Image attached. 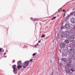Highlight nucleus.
<instances>
[{
    "mask_svg": "<svg viewBox=\"0 0 75 75\" xmlns=\"http://www.w3.org/2000/svg\"><path fill=\"white\" fill-rule=\"evenodd\" d=\"M62 60L63 61H64V62H66L67 61V59L66 58H63L62 59Z\"/></svg>",
    "mask_w": 75,
    "mask_h": 75,
    "instance_id": "4468645a",
    "label": "nucleus"
},
{
    "mask_svg": "<svg viewBox=\"0 0 75 75\" xmlns=\"http://www.w3.org/2000/svg\"><path fill=\"white\" fill-rule=\"evenodd\" d=\"M54 74V72H52V74H51L50 75H53V74Z\"/></svg>",
    "mask_w": 75,
    "mask_h": 75,
    "instance_id": "bb28decb",
    "label": "nucleus"
},
{
    "mask_svg": "<svg viewBox=\"0 0 75 75\" xmlns=\"http://www.w3.org/2000/svg\"><path fill=\"white\" fill-rule=\"evenodd\" d=\"M37 45H38V43H37L36 45H35V47H36Z\"/></svg>",
    "mask_w": 75,
    "mask_h": 75,
    "instance_id": "c756f323",
    "label": "nucleus"
},
{
    "mask_svg": "<svg viewBox=\"0 0 75 75\" xmlns=\"http://www.w3.org/2000/svg\"><path fill=\"white\" fill-rule=\"evenodd\" d=\"M74 13H75V11L74 12Z\"/></svg>",
    "mask_w": 75,
    "mask_h": 75,
    "instance_id": "ea45409f",
    "label": "nucleus"
},
{
    "mask_svg": "<svg viewBox=\"0 0 75 75\" xmlns=\"http://www.w3.org/2000/svg\"><path fill=\"white\" fill-rule=\"evenodd\" d=\"M23 68H26V67H25V66H23Z\"/></svg>",
    "mask_w": 75,
    "mask_h": 75,
    "instance_id": "7c9ffc66",
    "label": "nucleus"
},
{
    "mask_svg": "<svg viewBox=\"0 0 75 75\" xmlns=\"http://www.w3.org/2000/svg\"><path fill=\"white\" fill-rule=\"evenodd\" d=\"M64 42L65 43H66V44H68V43H69V40H65Z\"/></svg>",
    "mask_w": 75,
    "mask_h": 75,
    "instance_id": "2eb2a0df",
    "label": "nucleus"
},
{
    "mask_svg": "<svg viewBox=\"0 0 75 75\" xmlns=\"http://www.w3.org/2000/svg\"><path fill=\"white\" fill-rule=\"evenodd\" d=\"M60 47L61 48H65V44L64 43H62L61 44Z\"/></svg>",
    "mask_w": 75,
    "mask_h": 75,
    "instance_id": "9d476101",
    "label": "nucleus"
},
{
    "mask_svg": "<svg viewBox=\"0 0 75 75\" xmlns=\"http://www.w3.org/2000/svg\"><path fill=\"white\" fill-rule=\"evenodd\" d=\"M12 68L13 69V71L15 73V74H17V73L16 71H17V66L16 65H14L12 66Z\"/></svg>",
    "mask_w": 75,
    "mask_h": 75,
    "instance_id": "f257e3e1",
    "label": "nucleus"
},
{
    "mask_svg": "<svg viewBox=\"0 0 75 75\" xmlns=\"http://www.w3.org/2000/svg\"><path fill=\"white\" fill-rule=\"evenodd\" d=\"M74 52L75 54L73 55L72 58L70 59V61H73L74 59H75V49L74 50Z\"/></svg>",
    "mask_w": 75,
    "mask_h": 75,
    "instance_id": "423d86ee",
    "label": "nucleus"
},
{
    "mask_svg": "<svg viewBox=\"0 0 75 75\" xmlns=\"http://www.w3.org/2000/svg\"><path fill=\"white\" fill-rule=\"evenodd\" d=\"M64 17H65V13L64 14V15H63Z\"/></svg>",
    "mask_w": 75,
    "mask_h": 75,
    "instance_id": "cd10ccee",
    "label": "nucleus"
},
{
    "mask_svg": "<svg viewBox=\"0 0 75 75\" xmlns=\"http://www.w3.org/2000/svg\"><path fill=\"white\" fill-rule=\"evenodd\" d=\"M66 72L67 74H68V73H69L70 72V69H68L66 70Z\"/></svg>",
    "mask_w": 75,
    "mask_h": 75,
    "instance_id": "dca6fc26",
    "label": "nucleus"
},
{
    "mask_svg": "<svg viewBox=\"0 0 75 75\" xmlns=\"http://www.w3.org/2000/svg\"><path fill=\"white\" fill-rule=\"evenodd\" d=\"M39 42V43H40V42H41V41H40V40H39V42Z\"/></svg>",
    "mask_w": 75,
    "mask_h": 75,
    "instance_id": "473e14b6",
    "label": "nucleus"
},
{
    "mask_svg": "<svg viewBox=\"0 0 75 75\" xmlns=\"http://www.w3.org/2000/svg\"><path fill=\"white\" fill-rule=\"evenodd\" d=\"M1 50H2V49H1L0 48V54H1Z\"/></svg>",
    "mask_w": 75,
    "mask_h": 75,
    "instance_id": "5701e85b",
    "label": "nucleus"
},
{
    "mask_svg": "<svg viewBox=\"0 0 75 75\" xmlns=\"http://www.w3.org/2000/svg\"><path fill=\"white\" fill-rule=\"evenodd\" d=\"M6 57H7V56H5V57H4L5 58H6Z\"/></svg>",
    "mask_w": 75,
    "mask_h": 75,
    "instance_id": "e433bc0d",
    "label": "nucleus"
},
{
    "mask_svg": "<svg viewBox=\"0 0 75 75\" xmlns=\"http://www.w3.org/2000/svg\"><path fill=\"white\" fill-rule=\"evenodd\" d=\"M17 68L18 69H20L21 68V62L19 61L17 62Z\"/></svg>",
    "mask_w": 75,
    "mask_h": 75,
    "instance_id": "f03ea898",
    "label": "nucleus"
},
{
    "mask_svg": "<svg viewBox=\"0 0 75 75\" xmlns=\"http://www.w3.org/2000/svg\"><path fill=\"white\" fill-rule=\"evenodd\" d=\"M13 63H14V62H15V60H13Z\"/></svg>",
    "mask_w": 75,
    "mask_h": 75,
    "instance_id": "a878e982",
    "label": "nucleus"
},
{
    "mask_svg": "<svg viewBox=\"0 0 75 75\" xmlns=\"http://www.w3.org/2000/svg\"><path fill=\"white\" fill-rule=\"evenodd\" d=\"M31 19L32 20H33V21H37L38 20V18H34V19H33V18H31Z\"/></svg>",
    "mask_w": 75,
    "mask_h": 75,
    "instance_id": "ddd939ff",
    "label": "nucleus"
},
{
    "mask_svg": "<svg viewBox=\"0 0 75 75\" xmlns=\"http://www.w3.org/2000/svg\"><path fill=\"white\" fill-rule=\"evenodd\" d=\"M61 8H60L59 10H58V11L59 12V10H61Z\"/></svg>",
    "mask_w": 75,
    "mask_h": 75,
    "instance_id": "f704fd0d",
    "label": "nucleus"
},
{
    "mask_svg": "<svg viewBox=\"0 0 75 75\" xmlns=\"http://www.w3.org/2000/svg\"><path fill=\"white\" fill-rule=\"evenodd\" d=\"M63 12H64V11H65V10H63Z\"/></svg>",
    "mask_w": 75,
    "mask_h": 75,
    "instance_id": "c9c22d12",
    "label": "nucleus"
},
{
    "mask_svg": "<svg viewBox=\"0 0 75 75\" xmlns=\"http://www.w3.org/2000/svg\"><path fill=\"white\" fill-rule=\"evenodd\" d=\"M28 64H29V62L28 61H26L24 63L23 65L26 67H28Z\"/></svg>",
    "mask_w": 75,
    "mask_h": 75,
    "instance_id": "0eeeda50",
    "label": "nucleus"
},
{
    "mask_svg": "<svg viewBox=\"0 0 75 75\" xmlns=\"http://www.w3.org/2000/svg\"><path fill=\"white\" fill-rule=\"evenodd\" d=\"M68 37V39L69 40H70L71 39H72V37L71 36H69V35H68L67 36Z\"/></svg>",
    "mask_w": 75,
    "mask_h": 75,
    "instance_id": "f8f14e48",
    "label": "nucleus"
},
{
    "mask_svg": "<svg viewBox=\"0 0 75 75\" xmlns=\"http://www.w3.org/2000/svg\"><path fill=\"white\" fill-rule=\"evenodd\" d=\"M45 36V35L43 34L41 36V38H43Z\"/></svg>",
    "mask_w": 75,
    "mask_h": 75,
    "instance_id": "412c9836",
    "label": "nucleus"
},
{
    "mask_svg": "<svg viewBox=\"0 0 75 75\" xmlns=\"http://www.w3.org/2000/svg\"><path fill=\"white\" fill-rule=\"evenodd\" d=\"M33 59H31L30 60V62H32L33 61Z\"/></svg>",
    "mask_w": 75,
    "mask_h": 75,
    "instance_id": "b1692460",
    "label": "nucleus"
},
{
    "mask_svg": "<svg viewBox=\"0 0 75 75\" xmlns=\"http://www.w3.org/2000/svg\"><path fill=\"white\" fill-rule=\"evenodd\" d=\"M4 55H6V52H5L4 53Z\"/></svg>",
    "mask_w": 75,
    "mask_h": 75,
    "instance_id": "72a5a7b5",
    "label": "nucleus"
},
{
    "mask_svg": "<svg viewBox=\"0 0 75 75\" xmlns=\"http://www.w3.org/2000/svg\"><path fill=\"white\" fill-rule=\"evenodd\" d=\"M56 18V17L55 16L53 17L51 19L52 20H55V19Z\"/></svg>",
    "mask_w": 75,
    "mask_h": 75,
    "instance_id": "a211bd4d",
    "label": "nucleus"
},
{
    "mask_svg": "<svg viewBox=\"0 0 75 75\" xmlns=\"http://www.w3.org/2000/svg\"><path fill=\"white\" fill-rule=\"evenodd\" d=\"M68 65H69L68 66H67L65 67V69H66V70L67 69H69V65H71V62H69Z\"/></svg>",
    "mask_w": 75,
    "mask_h": 75,
    "instance_id": "20e7f679",
    "label": "nucleus"
},
{
    "mask_svg": "<svg viewBox=\"0 0 75 75\" xmlns=\"http://www.w3.org/2000/svg\"><path fill=\"white\" fill-rule=\"evenodd\" d=\"M26 47H27L26 45H25L23 47L24 48H26Z\"/></svg>",
    "mask_w": 75,
    "mask_h": 75,
    "instance_id": "393cba45",
    "label": "nucleus"
},
{
    "mask_svg": "<svg viewBox=\"0 0 75 75\" xmlns=\"http://www.w3.org/2000/svg\"><path fill=\"white\" fill-rule=\"evenodd\" d=\"M71 21L73 24L75 23V18H71Z\"/></svg>",
    "mask_w": 75,
    "mask_h": 75,
    "instance_id": "1a4fd4ad",
    "label": "nucleus"
},
{
    "mask_svg": "<svg viewBox=\"0 0 75 75\" xmlns=\"http://www.w3.org/2000/svg\"><path fill=\"white\" fill-rule=\"evenodd\" d=\"M73 38H72V39H75V37H72Z\"/></svg>",
    "mask_w": 75,
    "mask_h": 75,
    "instance_id": "2f4dec72",
    "label": "nucleus"
},
{
    "mask_svg": "<svg viewBox=\"0 0 75 75\" xmlns=\"http://www.w3.org/2000/svg\"><path fill=\"white\" fill-rule=\"evenodd\" d=\"M74 16H75V14H74Z\"/></svg>",
    "mask_w": 75,
    "mask_h": 75,
    "instance_id": "58836bf2",
    "label": "nucleus"
},
{
    "mask_svg": "<svg viewBox=\"0 0 75 75\" xmlns=\"http://www.w3.org/2000/svg\"><path fill=\"white\" fill-rule=\"evenodd\" d=\"M65 28L67 30H68V29H69V25L68 24H66L65 25Z\"/></svg>",
    "mask_w": 75,
    "mask_h": 75,
    "instance_id": "6e6552de",
    "label": "nucleus"
},
{
    "mask_svg": "<svg viewBox=\"0 0 75 75\" xmlns=\"http://www.w3.org/2000/svg\"><path fill=\"white\" fill-rule=\"evenodd\" d=\"M63 34L64 36H66V37H67L69 35V32L67 31H66L65 32H64L63 33Z\"/></svg>",
    "mask_w": 75,
    "mask_h": 75,
    "instance_id": "39448f33",
    "label": "nucleus"
},
{
    "mask_svg": "<svg viewBox=\"0 0 75 75\" xmlns=\"http://www.w3.org/2000/svg\"><path fill=\"white\" fill-rule=\"evenodd\" d=\"M62 29H64V27L63 26H61L60 27V30H62Z\"/></svg>",
    "mask_w": 75,
    "mask_h": 75,
    "instance_id": "aec40b11",
    "label": "nucleus"
},
{
    "mask_svg": "<svg viewBox=\"0 0 75 75\" xmlns=\"http://www.w3.org/2000/svg\"><path fill=\"white\" fill-rule=\"evenodd\" d=\"M67 49L68 51L69 52H71L72 49H73V50H74V48L73 47H72L70 46L67 47Z\"/></svg>",
    "mask_w": 75,
    "mask_h": 75,
    "instance_id": "7ed1b4c3",
    "label": "nucleus"
},
{
    "mask_svg": "<svg viewBox=\"0 0 75 75\" xmlns=\"http://www.w3.org/2000/svg\"><path fill=\"white\" fill-rule=\"evenodd\" d=\"M6 52H8V51L6 50Z\"/></svg>",
    "mask_w": 75,
    "mask_h": 75,
    "instance_id": "4c0bfd02",
    "label": "nucleus"
},
{
    "mask_svg": "<svg viewBox=\"0 0 75 75\" xmlns=\"http://www.w3.org/2000/svg\"><path fill=\"white\" fill-rule=\"evenodd\" d=\"M70 70H71V71H72V72H74V70L72 69H70Z\"/></svg>",
    "mask_w": 75,
    "mask_h": 75,
    "instance_id": "c85d7f7f",
    "label": "nucleus"
},
{
    "mask_svg": "<svg viewBox=\"0 0 75 75\" xmlns=\"http://www.w3.org/2000/svg\"><path fill=\"white\" fill-rule=\"evenodd\" d=\"M35 54H37V53H34L33 54V57H34V56L35 55Z\"/></svg>",
    "mask_w": 75,
    "mask_h": 75,
    "instance_id": "4be33fe9",
    "label": "nucleus"
},
{
    "mask_svg": "<svg viewBox=\"0 0 75 75\" xmlns=\"http://www.w3.org/2000/svg\"><path fill=\"white\" fill-rule=\"evenodd\" d=\"M72 46L73 47H75V42L72 43Z\"/></svg>",
    "mask_w": 75,
    "mask_h": 75,
    "instance_id": "6ab92c4d",
    "label": "nucleus"
},
{
    "mask_svg": "<svg viewBox=\"0 0 75 75\" xmlns=\"http://www.w3.org/2000/svg\"><path fill=\"white\" fill-rule=\"evenodd\" d=\"M62 52L64 55H67V54H68V52L66 51V50H63Z\"/></svg>",
    "mask_w": 75,
    "mask_h": 75,
    "instance_id": "9b49d317",
    "label": "nucleus"
},
{
    "mask_svg": "<svg viewBox=\"0 0 75 75\" xmlns=\"http://www.w3.org/2000/svg\"><path fill=\"white\" fill-rule=\"evenodd\" d=\"M71 16V15H69L68 16H67L66 18H67V19L68 20V19H69V16Z\"/></svg>",
    "mask_w": 75,
    "mask_h": 75,
    "instance_id": "f3484780",
    "label": "nucleus"
}]
</instances>
